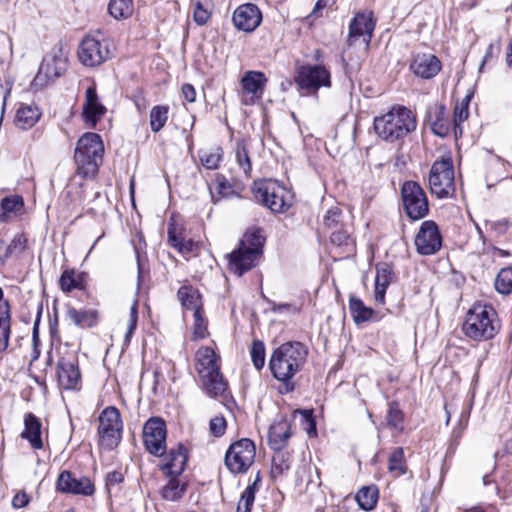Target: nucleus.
Wrapping results in <instances>:
<instances>
[{
  "instance_id": "50",
  "label": "nucleus",
  "mask_w": 512,
  "mask_h": 512,
  "mask_svg": "<svg viewBox=\"0 0 512 512\" xmlns=\"http://www.w3.org/2000/svg\"><path fill=\"white\" fill-rule=\"evenodd\" d=\"M466 425H467V418H465L464 420L460 419L457 426L452 430L447 453L455 452L456 448L460 444V441H461L464 431L466 429Z\"/></svg>"
},
{
  "instance_id": "58",
  "label": "nucleus",
  "mask_w": 512,
  "mask_h": 512,
  "mask_svg": "<svg viewBox=\"0 0 512 512\" xmlns=\"http://www.w3.org/2000/svg\"><path fill=\"white\" fill-rule=\"evenodd\" d=\"M469 112H468V105L463 104L461 106H456L454 110V130H455V136L457 137V128L459 127V124H461L464 120L468 118Z\"/></svg>"
},
{
  "instance_id": "9",
  "label": "nucleus",
  "mask_w": 512,
  "mask_h": 512,
  "mask_svg": "<svg viewBox=\"0 0 512 512\" xmlns=\"http://www.w3.org/2000/svg\"><path fill=\"white\" fill-rule=\"evenodd\" d=\"M404 211L413 221L429 214V202L424 189L416 181H405L400 189Z\"/></svg>"
},
{
  "instance_id": "45",
  "label": "nucleus",
  "mask_w": 512,
  "mask_h": 512,
  "mask_svg": "<svg viewBox=\"0 0 512 512\" xmlns=\"http://www.w3.org/2000/svg\"><path fill=\"white\" fill-rule=\"evenodd\" d=\"M494 286L500 294L508 295L512 292V267L502 268L499 271Z\"/></svg>"
},
{
  "instance_id": "40",
  "label": "nucleus",
  "mask_w": 512,
  "mask_h": 512,
  "mask_svg": "<svg viewBox=\"0 0 512 512\" xmlns=\"http://www.w3.org/2000/svg\"><path fill=\"white\" fill-rule=\"evenodd\" d=\"M11 319V307L7 306L4 312L0 311V353L4 352L9 345Z\"/></svg>"
},
{
  "instance_id": "19",
  "label": "nucleus",
  "mask_w": 512,
  "mask_h": 512,
  "mask_svg": "<svg viewBox=\"0 0 512 512\" xmlns=\"http://www.w3.org/2000/svg\"><path fill=\"white\" fill-rule=\"evenodd\" d=\"M375 22L372 14L357 13L349 24L348 41L350 45L359 37H363V42L368 45L373 36Z\"/></svg>"
},
{
  "instance_id": "15",
  "label": "nucleus",
  "mask_w": 512,
  "mask_h": 512,
  "mask_svg": "<svg viewBox=\"0 0 512 512\" xmlns=\"http://www.w3.org/2000/svg\"><path fill=\"white\" fill-rule=\"evenodd\" d=\"M108 46L98 39L86 36L80 43L78 58L80 62L88 67H95L109 58Z\"/></svg>"
},
{
  "instance_id": "32",
  "label": "nucleus",
  "mask_w": 512,
  "mask_h": 512,
  "mask_svg": "<svg viewBox=\"0 0 512 512\" xmlns=\"http://www.w3.org/2000/svg\"><path fill=\"white\" fill-rule=\"evenodd\" d=\"M267 77L261 71H247L241 79V86L247 93L262 95Z\"/></svg>"
},
{
  "instance_id": "57",
  "label": "nucleus",
  "mask_w": 512,
  "mask_h": 512,
  "mask_svg": "<svg viewBox=\"0 0 512 512\" xmlns=\"http://www.w3.org/2000/svg\"><path fill=\"white\" fill-rule=\"evenodd\" d=\"M136 260H137V281L138 286L144 283L146 278L149 276V269L146 267L145 258L141 256L138 250H136Z\"/></svg>"
},
{
  "instance_id": "64",
  "label": "nucleus",
  "mask_w": 512,
  "mask_h": 512,
  "mask_svg": "<svg viewBox=\"0 0 512 512\" xmlns=\"http://www.w3.org/2000/svg\"><path fill=\"white\" fill-rule=\"evenodd\" d=\"M194 242L193 240L189 239V240H183L182 244L180 245V248L178 249V251L180 253H190L193 251V248H194Z\"/></svg>"
},
{
  "instance_id": "35",
  "label": "nucleus",
  "mask_w": 512,
  "mask_h": 512,
  "mask_svg": "<svg viewBox=\"0 0 512 512\" xmlns=\"http://www.w3.org/2000/svg\"><path fill=\"white\" fill-rule=\"evenodd\" d=\"M349 310L353 321L357 325L371 320L374 314L373 309L365 306L364 302L356 296H350Z\"/></svg>"
},
{
  "instance_id": "43",
  "label": "nucleus",
  "mask_w": 512,
  "mask_h": 512,
  "mask_svg": "<svg viewBox=\"0 0 512 512\" xmlns=\"http://www.w3.org/2000/svg\"><path fill=\"white\" fill-rule=\"evenodd\" d=\"M323 227L331 232L345 226L343 212L338 207H332L326 211L323 217Z\"/></svg>"
},
{
  "instance_id": "60",
  "label": "nucleus",
  "mask_w": 512,
  "mask_h": 512,
  "mask_svg": "<svg viewBox=\"0 0 512 512\" xmlns=\"http://www.w3.org/2000/svg\"><path fill=\"white\" fill-rule=\"evenodd\" d=\"M124 480L123 474L120 471L109 472L105 478L106 486L108 488L122 483Z\"/></svg>"
},
{
  "instance_id": "24",
  "label": "nucleus",
  "mask_w": 512,
  "mask_h": 512,
  "mask_svg": "<svg viewBox=\"0 0 512 512\" xmlns=\"http://www.w3.org/2000/svg\"><path fill=\"white\" fill-rule=\"evenodd\" d=\"M393 278L394 273L388 263L381 262L376 265L374 299L377 303L385 304V294Z\"/></svg>"
},
{
  "instance_id": "39",
  "label": "nucleus",
  "mask_w": 512,
  "mask_h": 512,
  "mask_svg": "<svg viewBox=\"0 0 512 512\" xmlns=\"http://www.w3.org/2000/svg\"><path fill=\"white\" fill-rule=\"evenodd\" d=\"M169 106L156 105L150 111V128L152 132L161 131L168 121Z\"/></svg>"
},
{
  "instance_id": "31",
  "label": "nucleus",
  "mask_w": 512,
  "mask_h": 512,
  "mask_svg": "<svg viewBox=\"0 0 512 512\" xmlns=\"http://www.w3.org/2000/svg\"><path fill=\"white\" fill-rule=\"evenodd\" d=\"M74 160L77 166V174L83 178H89L95 176L98 172L102 157H92V155H85L82 152H78L74 153Z\"/></svg>"
},
{
  "instance_id": "28",
  "label": "nucleus",
  "mask_w": 512,
  "mask_h": 512,
  "mask_svg": "<svg viewBox=\"0 0 512 512\" xmlns=\"http://www.w3.org/2000/svg\"><path fill=\"white\" fill-rule=\"evenodd\" d=\"M290 436V425L287 421H280L273 424L269 429L268 435L271 449L281 452V450L285 448Z\"/></svg>"
},
{
  "instance_id": "49",
  "label": "nucleus",
  "mask_w": 512,
  "mask_h": 512,
  "mask_svg": "<svg viewBox=\"0 0 512 512\" xmlns=\"http://www.w3.org/2000/svg\"><path fill=\"white\" fill-rule=\"evenodd\" d=\"M193 333L196 338H205L207 334V321L203 316V308L196 309L193 313Z\"/></svg>"
},
{
  "instance_id": "26",
  "label": "nucleus",
  "mask_w": 512,
  "mask_h": 512,
  "mask_svg": "<svg viewBox=\"0 0 512 512\" xmlns=\"http://www.w3.org/2000/svg\"><path fill=\"white\" fill-rule=\"evenodd\" d=\"M66 317L77 327L92 328L98 323V312L94 309L78 310L71 305L66 306Z\"/></svg>"
},
{
  "instance_id": "20",
  "label": "nucleus",
  "mask_w": 512,
  "mask_h": 512,
  "mask_svg": "<svg viewBox=\"0 0 512 512\" xmlns=\"http://www.w3.org/2000/svg\"><path fill=\"white\" fill-rule=\"evenodd\" d=\"M58 382L63 389H75L81 380L78 360L61 358L57 363Z\"/></svg>"
},
{
  "instance_id": "5",
  "label": "nucleus",
  "mask_w": 512,
  "mask_h": 512,
  "mask_svg": "<svg viewBox=\"0 0 512 512\" xmlns=\"http://www.w3.org/2000/svg\"><path fill=\"white\" fill-rule=\"evenodd\" d=\"M219 356L211 347H204L197 352L196 369L202 378L206 394L212 398L223 395L228 384L220 372Z\"/></svg>"
},
{
  "instance_id": "55",
  "label": "nucleus",
  "mask_w": 512,
  "mask_h": 512,
  "mask_svg": "<svg viewBox=\"0 0 512 512\" xmlns=\"http://www.w3.org/2000/svg\"><path fill=\"white\" fill-rule=\"evenodd\" d=\"M290 464L284 459L282 454H278L273 457L271 465V474L273 477L282 475L285 471H288Z\"/></svg>"
},
{
  "instance_id": "46",
  "label": "nucleus",
  "mask_w": 512,
  "mask_h": 512,
  "mask_svg": "<svg viewBox=\"0 0 512 512\" xmlns=\"http://www.w3.org/2000/svg\"><path fill=\"white\" fill-rule=\"evenodd\" d=\"M256 493L257 492H255V486L248 485L240 496L236 512H251Z\"/></svg>"
},
{
  "instance_id": "34",
  "label": "nucleus",
  "mask_w": 512,
  "mask_h": 512,
  "mask_svg": "<svg viewBox=\"0 0 512 512\" xmlns=\"http://www.w3.org/2000/svg\"><path fill=\"white\" fill-rule=\"evenodd\" d=\"M169 478L166 485L160 491L161 497L166 501H179L185 494L187 485L180 483L179 476H166Z\"/></svg>"
},
{
  "instance_id": "12",
  "label": "nucleus",
  "mask_w": 512,
  "mask_h": 512,
  "mask_svg": "<svg viewBox=\"0 0 512 512\" xmlns=\"http://www.w3.org/2000/svg\"><path fill=\"white\" fill-rule=\"evenodd\" d=\"M67 64L62 49L54 47L44 56L39 71L33 80V86L41 88L49 82L55 81L67 70Z\"/></svg>"
},
{
  "instance_id": "25",
  "label": "nucleus",
  "mask_w": 512,
  "mask_h": 512,
  "mask_svg": "<svg viewBox=\"0 0 512 512\" xmlns=\"http://www.w3.org/2000/svg\"><path fill=\"white\" fill-rule=\"evenodd\" d=\"M42 423L41 420L33 413H27L24 416V430L21 433V438L26 439L32 448L41 449L43 447L42 441Z\"/></svg>"
},
{
  "instance_id": "42",
  "label": "nucleus",
  "mask_w": 512,
  "mask_h": 512,
  "mask_svg": "<svg viewBox=\"0 0 512 512\" xmlns=\"http://www.w3.org/2000/svg\"><path fill=\"white\" fill-rule=\"evenodd\" d=\"M387 425L399 432L404 430V414L400 409L399 403L392 401L388 405L386 416Z\"/></svg>"
},
{
  "instance_id": "17",
  "label": "nucleus",
  "mask_w": 512,
  "mask_h": 512,
  "mask_svg": "<svg viewBox=\"0 0 512 512\" xmlns=\"http://www.w3.org/2000/svg\"><path fill=\"white\" fill-rule=\"evenodd\" d=\"M234 26L244 32L254 31L262 22V13L253 3L238 6L232 16Z\"/></svg>"
},
{
  "instance_id": "48",
  "label": "nucleus",
  "mask_w": 512,
  "mask_h": 512,
  "mask_svg": "<svg viewBox=\"0 0 512 512\" xmlns=\"http://www.w3.org/2000/svg\"><path fill=\"white\" fill-rule=\"evenodd\" d=\"M192 7L194 21L200 26L205 25L211 16L209 5L197 0L192 3Z\"/></svg>"
},
{
  "instance_id": "38",
  "label": "nucleus",
  "mask_w": 512,
  "mask_h": 512,
  "mask_svg": "<svg viewBox=\"0 0 512 512\" xmlns=\"http://www.w3.org/2000/svg\"><path fill=\"white\" fill-rule=\"evenodd\" d=\"M133 0H110L109 14L116 20L127 19L133 14Z\"/></svg>"
},
{
  "instance_id": "18",
  "label": "nucleus",
  "mask_w": 512,
  "mask_h": 512,
  "mask_svg": "<svg viewBox=\"0 0 512 512\" xmlns=\"http://www.w3.org/2000/svg\"><path fill=\"white\" fill-rule=\"evenodd\" d=\"M410 70L419 78L432 79L442 68L441 61L433 54H416L410 63Z\"/></svg>"
},
{
  "instance_id": "33",
  "label": "nucleus",
  "mask_w": 512,
  "mask_h": 512,
  "mask_svg": "<svg viewBox=\"0 0 512 512\" xmlns=\"http://www.w3.org/2000/svg\"><path fill=\"white\" fill-rule=\"evenodd\" d=\"M41 112L38 107L32 105H21L15 115V124L21 129L32 128L40 119Z\"/></svg>"
},
{
  "instance_id": "11",
  "label": "nucleus",
  "mask_w": 512,
  "mask_h": 512,
  "mask_svg": "<svg viewBox=\"0 0 512 512\" xmlns=\"http://www.w3.org/2000/svg\"><path fill=\"white\" fill-rule=\"evenodd\" d=\"M98 435L100 444L112 450L122 438L123 422L119 410L114 406L106 407L99 415Z\"/></svg>"
},
{
  "instance_id": "13",
  "label": "nucleus",
  "mask_w": 512,
  "mask_h": 512,
  "mask_svg": "<svg viewBox=\"0 0 512 512\" xmlns=\"http://www.w3.org/2000/svg\"><path fill=\"white\" fill-rule=\"evenodd\" d=\"M167 429L165 421L160 417H151L146 421L142 431L145 449L155 457L166 454Z\"/></svg>"
},
{
  "instance_id": "6",
  "label": "nucleus",
  "mask_w": 512,
  "mask_h": 512,
  "mask_svg": "<svg viewBox=\"0 0 512 512\" xmlns=\"http://www.w3.org/2000/svg\"><path fill=\"white\" fill-rule=\"evenodd\" d=\"M251 192L256 203L272 213H285L292 206L289 192L277 180H256L251 186Z\"/></svg>"
},
{
  "instance_id": "51",
  "label": "nucleus",
  "mask_w": 512,
  "mask_h": 512,
  "mask_svg": "<svg viewBox=\"0 0 512 512\" xmlns=\"http://www.w3.org/2000/svg\"><path fill=\"white\" fill-rule=\"evenodd\" d=\"M28 239L24 233L16 234L11 243L7 245V253L9 257L13 254H21L27 248Z\"/></svg>"
},
{
  "instance_id": "61",
  "label": "nucleus",
  "mask_w": 512,
  "mask_h": 512,
  "mask_svg": "<svg viewBox=\"0 0 512 512\" xmlns=\"http://www.w3.org/2000/svg\"><path fill=\"white\" fill-rule=\"evenodd\" d=\"M29 503V497L25 492L17 493L12 499L14 508H23Z\"/></svg>"
},
{
  "instance_id": "10",
  "label": "nucleus",
  "mask_w": 512,
  "mask_h": 512,
  "mask_svg": "<svg viewBox=\"0 0 512 512\" xmlns=\"http://www.w3.org/2000/svg\"><path fill=\"white\" fill-rule=\"evenodd\" d=\"M255 456L254 442L248 438H242L229 446L224 463L232 474H242L246 473L254 463Z\"/></svg>"
},
{
  "instance_id": "27",
  "label": "nucleus",
  "mask_w": 512,
  "mask_h": 512,
  "mask_svg": "<svg viewBox=\"0 0 512 512\" xmlns=\"http://www.w3.org/2000/svg\"><path fill=\"white\" fill-rule=\"evenodd\" d=\"M103 142L97 133L87 132L77 142L75 153L82 152L92 157H102Z\"/></svg>"
},
{
  "instance_id": "47",
  "label": "nucleus",
  "mask_w": 512,
  "mask_h": 512,
  "mask_svg": "<svg viewBox=\"0 0 512 512\" xmlns=\"http://www.w3.org/2000/svg\"><path fill=\"white\" fill-rule=\"evenodd\" d=\"M250 355L254 367L260 371L265 365V345L261 340L252 342Z\"/></svg>"
},
{
  "instance_id": "4",
  "label": "nucleus",
  "mask_w": 512,
  "mask_h": 512,
  "mask_svg": "<svg viewBox=\"0 0 512 512\" xmlns=\"http://www.w3.org/2000/svg\"><path fill=\"white\" fill-rule=\"evenodd\" d=\"M501 328L497 312L489 305H474L467 313L463 324L465 335L473 340H489L496 336Z\"/></svg>"
},
{
  "instance_id": "53",
  "label": "nucleus",
  "mask_w": 512,
  "mask_h": 512,
  "mask_svg": "<svg viewBox=\"0 0 512 512\" xmlns=\"http://www.w3.org/2000/svg\"><path fill=\"white\" fill-rule=\"evenodd\" d=\"M330 241L332 244L337 246H348L352 245V240L350 238V233L344 227L334 230L331 232Z\"/></svg>"
},
{
  "instance_id": "54",
  "label": "nucleus",
  "mask_w": 512,
  "mask_h": 512,
  "mask_svg": "<svg viewBox=\"0 0 512 512\" xmlns=\"http://www.w3.org/2000/svg\"><path fill=\"white\" fill-rule=\"evenodd\" d=\"M221 149L218 148L216 152H203L200 154V161L207 169H217L221 161Z\"/></svg>"
},
{
  "instance_id": "36",
  "label": "nucleus",
  "mask_w": 512,
  "mask_h": 512,
  "mask_svg": "<svg viewBox=\"0 0 512 512\" xmlns=\"http://www.w3.org/2000/svg\"><path fill=\"white\" fill-rule=\"evenodd\" d=\"M379 492L375 485L363 486L356 494L359 507L365 511L372 510L378 501Z\"/></svg>"
},
{
  "instance_id": "16",
  "label": "nucleus",
  "mask_w": 512,
  "mask_h": 512,
  "mask_svg": "<svg viewBox=\"0 0 512 512\" xmlns=\"http://www.w3.org/2000/svg\"><path fill=\"white\" fill-rule=\"evenodd\" d=\"M56 490L62 493L91 496L95 492V487L89 478H76L72 472L64 470L57 478Z\"/></svg>"
},
{
  "instance_id": "8",
  "label": "nucleus",
  "mask_w": 512,
  "mask_h": 512,
  "mask_svg": "<svg viewBox=\"0 0 512 512\" xmlns=\"http://www.w3.org/2000/svg\"><path fill=\"white\" fill-rule=\"evenodd\" d=\"M429 188L439 199L451 197L455 192L454 166L451 157L435 161L429 173Z\"/></svg>"
},
{
  "instance_id": "56",
  "label": "nucleus",
  "mask_w": 512,
  "mask_h": 512,
  "mask_svg": "<svg viewBox=\"0 0 512 512\" xmlns=\"http://www.w3.org/2000/svg\"><path fill=\"white\" fill-rule=\"evenodd\" d=\"M209 427L213 436L221 437L226 431L227 423L223 416H216L210 420Z\"/></svg>"
},
{
  "instance_id": "62",
  "label": "nucleus",
  "mask_w": 512,
  "mask_h": 512,
  "mask_svg": "<svg viewBox=\"0 0 512 512\" xmlns=\"http://www.w3.org/2000/svg\"><path fill=\"white\" fill-rule=\"evenodd\" d=\"M182 94L186 101L193 103L196 99L195 88L191 84H184L182 86Z\"/></svg>"
},
{
  "instance_id": "52",
  "label": "nucleus",
  "mask_w": 512,
  "mask_h": 512,
  "mask_svg": "<svg viewBox=\"0 0 512 512\" xmlns=\"http://www.w3.org/2000/svg\"><path fill=\"white\" fill-rule=\"evenodd\" d=\"M216 191L221 197H232L235 195L233 185L222 174L216 175Z\"/></svg>"
},
{
  "instance_id": "41",
  "label": "nucleus",
  "mask_w": 512,
  "mask_h": 512,
  "mask_svg": "<svg viewBox=\"0 0 512 512\" xmlns=\"http://www.w3.org/2000/svg\"><path fill=\"white\" fill-rule=\"evenodd\" d=\"M388 470L396 477L404 475L407 471V466L404 460V450L402 447L395 448L388 459Z\"/></svg>"
},
{
  "instance_id": "29",
  "label": "nucleus",
  "mask_w": 512,
  "mask_h": 512,
  "mask_svg": "<svg viewBox=\"0 0 512 512\" xmlns=\"http://www.w3.org/2000/svg\"><path fill=\"white\" fill-rule=\"evenodd\" d=\"M59 286L65 293L74 289L83 290L86 286V273L76 272L74 269H65L60 276Z\"/></svg>"
},
{
  "instance_id": "23",
  "label": "nucleus",
  "mask_w": 512,
  "mask_h": 512,
  "mask_svg": "<svg viewBox=\"0 0 512 512\" xmlns=\"http://www.w3.org/2000/svg\"><path fill=\"white\" fill-rule=\"evenodd\" d=\"M106 112L105 106L99 101L96 87L89 86L85 92L83 114L85 121L95 124Z\"/></svg>"
},
{
  "instance_id": "2",
  "label": "nucleus",
  "mask_w": 512,
  "mask_h": 512,
  "mask_svg": "<svg viewBox=\"0 0 512 512\" xmlns=\"http://www.w3.org/2000/svg\"><path fill=\"white\" fill-rule=\"evenodd\" d=\"M417 127L414 113L404 106H393L384 115L375 117L374 130L379 138L393 143L403 139Z\"/></svg>"
},
{
  "instance_id": "14",
  "label": "nucleus",
  "mask_w": 512,
  "mask_h": 512,
  "mask_svg": "<svg viewBox=\"0 0 512 512\" xmlns=\"http://www.w3.org/2000/svg\"><path fill=\"white\" fill-rule=\"evenodd\" d=\"M415 247L421 255H433L442 247V235L437 223L433 220L424 221L415 237Z\"/></svg>"
},
{
  "instance_id": "37",
  "label": "nucleus",
  "mask_w": 512,
  "mask_h": 512,
  "mask_svg": "<svg viewBox=\"0 0 512 512\" xmlns=\"http://www.w3.org/2000/svg\"><path fill=\"white\" fill-rule=\"evenodd\" d=\"M24 206V200L20 195H11L4 197L0 203V221H7L12 214L20 211Z\"/></svg>"
},
{
  "instance_id": "1",
  "label": "nucleus",
  "mask_w": 512,
  "mask_h": 512,
  "mask_svg": "<svg viewBox=\"0 0 512 512\" xmlns=\"http://www.w3.org/2000/svg\"><path fill=\"white\" fill-rule=\"evenodd\" d=\"M308 348L301 342L291 341L273 350L269 359L272 376L281 383L279 392L288 394L296 389L293 377L306 363Z\"/></svg>"
},
{
  "instance_id": "44",
  "label": "nucleus",
  "mask_w": 512,
  "mask_h": 512,
  "mask_svg": "<svg viewBox=\"0 0 512 512\" xmlns=\"http://www.w3.org/2000/svg\"><path fill=\"white\" fill-rule=\"evenodd\" d=\"M236 162L246 177L251 176L252 164L251 159L244 141H238L235 149Z\"/></svg>"
},
{
  "instance_id": "21",
  "label": "nucleus",
  "mask_w": 512,
  "mask_h": 512,
  "mask_svg": "<svg viewBox=\"0 0 512 512\" xmlns=\"http://www.w3.org/2000/svg\"><path fill=\"white\" fill-rule=\"evenodd\" d=\"M187 459V449L178 443L176 448L170 449L159 469L164 476H180L185 470Z\"/></svg>"
},
{
  "instance_id": "30",
  "label": "nucleus",
  "mask_w": 512,
  "mask_h": 512,
  "mask_svg": "<svg viewBox=\"0 0 512 512\" xmlns=\"http://www.w3.org/2000/svg\"><path fill=\"white\" fill-rule=\"evenodd\" d=\"M177 298L183 309L196 311L203 308L200 292L191 285L181 286L177 291Z\"/></svg>"
},
{
  "instance_id": "22",
  "label": "nucleus",
  "mask_w": 512,
  "mask_h": 512,
  "mask_svg": "<svg viewBox=\"0 0 512 512\" xmlns=\"http://www.w3.org/2000/svg\"><path fill=\"white\" fill-rule=\"evenodd\" d=\"M426 121L431 131L438 137L444 138L450 132V120L443 104H434L428 107Z\"/></svg>"
},
{
  "instance_id": "63",
  "label": "nucleus",
  "mask_w": 512,
  "mask_h": 512,
  "mask_svg": "<svg viewBox=\"0 0 512 512\" xmlns=\"http://www.w3.org/2000/svg\"><path fill=\"white\" fill-rule=\"evenodd\" d=\"M302 414H303L304 419L309 423L310 428H309L308 432L310 433L311 430L316 432V423L312 416V412L308 411V410H304V411H302Z\"/></svg>"
},
{
  "instance_id": "3",
  "label": "nucleus",
  "mask_w": 512,
  "mask_h": 512,
  "mask_svg": "<svg viewBox=\"0 0 512 512\" xmlns=\"http://www.w3.org/2000/svg\"><path fill=\"white\" fill-rule=\"evenodd\" d=\"M265 236L261 228L249 229L239 242L238 248L229 254V269L237 276L251 270L263 253Z\"/></svg>"
},
{
  "instance_id": "59",
  "label": "nucleus",
  "mask_w": 512,
  "mask_h": 512,
  "mask_svg": "<svg viewBox=\"0 0 512 512\" xmlns=\"http://www.w3.org/2000/svg\"><path fill=\"white\" fill-rule=\"evenodd\" d=\"M167 235L170 246L178 250L184 238L181 236V233L177 232V229L174 224H169Z\"/></svg>"
},
{
  "instance_id": "7",
  "label": "nucleus",
  "mask_w": 512,
  "mask_h": 512,
  "mask_svg": "<svg viewBox=\"0 0 512 512\" xmlns=\"http://www.w3.org/2000/svg\"><path fill=\"white\" fill-rule=\"evenodd\" d=\"M295 83L298 89L306 94H316L320 88L331 87V73L322 64H303L296 68Z\"/></svg>"
}]
</instances>
